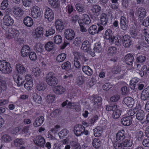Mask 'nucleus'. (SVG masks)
Wrapping results in <instances>:
<instances>
[{"label": "nucleus", "mask_w": 149, "mask_h": 149, "mask_svg": "<svg viewBox=\"0 0 149 149\" xmlns=\"http://www.w3.org/2000/svg\"><path fill=\"white\" fill-rule=\"evenodd\" d=\"M33 72L34 75L36 77L39 76L41 73V70L38 68H34L33 70Z\"/></svg>", "instance_id": "obj_61"}, {"label": "nucleus", "mask_w": 149, "mask_h": 149, "mask_svg": "<svg viewBox=\"0 0 149 149\" xmlns=\"http://www.w3.org/2000/svg\"><path fill=\"white\" fill-rule=\"evenodd\" d=\"M120 71V68L118 65L114 66L112 70V73L115 74H117Z\"/></svg>", "instance_id": "obj_62"}, {"label": "nucleus", "mask_w": 149, "mask_h": 149, "mask_svg": "<svg viewBox=\"0 0 149 149\" xmlns=\"http://www.w3.org/2000/svg\"><path fill=\"white\" fill-rule=\"evenodd\" d=\"M23 22L26 26L29 27L33 25V22L32 18L28 16L26 17L24 19Z\"/></svg>", "instance_id": "obj_28"}, {"label": "nucleus", "mask_w": 149, "mask_h": 149, "mask_svg": "<svg viewBox=\"0 0 149 149\" xmlns=\"http://www.w3.org/2000/svg\"><path fill=\"white\" fill-rule=\"evenodd\" d=\"M44 120V118L42 116L37 118L33 123L34 126L36 127L40 126L43 123Z\"/></svg>", "instance_id": "obj_23"}, {"label": "nucleus", "mask_w": 149, "mask_h": 149, "mask_svg": "<svg viewBox=\"0 0 149 149\" xmlns=\"http://www.w3.org/2000/svg\"><path fill=\"white\" fill-rule=\"evenodd\" d=\"M82 70L88 76H91L93 73L92 70L88 66H83Z\"/></svg>", "instance_id": "obj_29"}, {"label": "nucleus", "mask_w": 149, "mask_h": 149, "mask_svg": "<svg viewBox=\"0 0 149 149\" xmlns=\"http://www.w3.org/2000/svg\"><path fill=\"white\" fill-rule=\"evenodd\" d=\"M13 8L14 14L16 16L20 17L23 15L24 12L20 7H15Z\"/></svg>", "instance_id": "obj_20"}, {"label": "nucleus", "mask_w": 149, "mask_h": 149, "mask_svg": "<svg viewBox=\"0 0 149 149\" xmlns=\"http://www.w3.org/2000/svg\"><path fill=\"white\" fill-rule=\"evenodd\" d=\"M144 135L143 132L140 130L136 132V138L139 141H141L143 139Z\"/></svg>", "instance_id": "obj_50"}, {"label": "nucleus", "mask_w": 149, "mask_h": 149, "mask_svg": "<svg viewBox=\"0 0 149 149\" xmlns=\"http://www.w3.org/2000/svg\"><path fill=\"white\" fill-rule=\"evenodd\" d=\"M138 15H139L140 18L139 20H141V18H143L146 16V11L145 9L142 7L139 8L136 11Z\"/></svg>", "instance_id": "obj_27"}, {"label": "nucleus", "mask_w": 149, "mask_h": 149, "mask_svg": "<svg viewBox=\"0 0 149 149\" xmlns=\"http://www.w3.org/2000/svg\"><path fill=\"white\" fill-rule=\"evenodd\" d=\"M54 43L52 42H47L45 46V48L46 50L50 52L53 50Z\"/></svg>", "instance_id": "obj_41"}, {"label": "nucleus", "mask_w": 149, "mask_h": 149, "mask_svg": "<svg viewBox=\"0 0 149 149\" xmlns=\"http://www.w3.org/2000/svg\"><path fill=\"white\" fill-rule=\"evenodd\" d=\"M43 29L41 27H37L35 30V34L33 35V37L35 38H39L42 35L43 32Z\"/></svg>", "instance_id": "obj_26"}, {"label": "nucleus", "mask_w": 149, "mask_h": 149, "mask_svg": "<svg viewBox=\"0 0 149 149\" xmlns=\"http://www.w3.org/2000/svg\"><path fill=\"white\" fill-rule=\"evenodd\" d=\"M64 34L65 38L69 40H71L74 38V32L71 29H66L64 32Z\"/></svg>", "instance_id": "obj_3"}, {"label": "nucleus", "mask_w": 149, "mask_h": 149, "mask_svg": "<svg viewBox=\"0 0 149 149\" xmlns=\"http://www.w3.org/2000/svg\"><path fill=\"white\" fill-rule=\"evenodd\" d=\"M113 112L112 116L115 119L118 118L121 114V110L118 109L117 107L115 109H114Z\"/></svg>", "instance_id": "obj_35"}, {"label": "nucleus", "mask_w": 149, "mask_h": 149, "mask_svg": "<svg viewBox=\"0 0 149 149\" xmlns=\"http://www.w3.org/2000/svg\"><path fill=\"white\" fill-rule=\"evenodd\" d=\"M100 23L103 25H106L108 21V17L104 13H102L100 15Z\"/></svg>", "instance_id": "obj_25"}, {"label": "nucleus", "mask_w": 149, "mask_h": 149, "mask_svg": "<svg viewBox=\"0 0 149 149\" xmlns=\"http://www.w3.org/2000/svg\"><path fill=\"white\" fill-rule=\"evenodd\" d=\"M31 49L27 45H24L22 48L21 51L22 56L23 57H26L29 55L31 52Z\"/></svg>", "instance_id": "obj_16"}, {"label": "nucleus", "mask_w": 149, "mask_h": 149, "mask_svg": "<svg viewBox=\"0 0 149 149\" xmlns=\"http://www.w3.org/2000/svg\"><path fill=\"white\" fill-rule=\"evenodd\" d=\"M53 91L54 93L59 95L64 93L66 91V89L61 86H57L54 88Z\"/></svg>", "instance_id": "obj_13"}, {"label": "nucleus", "mask_w": 149, "mask_h": 149, "mask_svg": "<svg viewBox=\"0 0 149 149\" xmlns=\"http://www.w3.org/2000/svg\"><path fill=\"white\" fill-rule=\"evenodd\" d=\"M28 55H29V58L32 61H35L37 59L36 54L34 52H31Z\"/></svg>", "instance_id": "obj_58"}, {"label": "nucleus", "mask_w": 149, "mask_h": 149, "mask_svg": "<svg viewBox=\"0 0 149 149\" xmlns=\"http://www.w3.org/2000/svg\"><path fill=\"white\" fill-rule=\"evenodd\" d=\"M132 118L131 116H125L121 119L122 124L125 126H128L132 123Z\"/></svg>", "instance_id": "obj_10"}, {"label": "nucleus", "mask_w": 149, "mask_h": 149, "mask_svg": "<svg viewBox=\"0 0 149 149\" xmlns=\"http://www.w3.org/2000/svg\"><path fill=\"white\" fill-rule=\"evenodd\" d=\"M115 36L113 35L112 31L110 29H107L105 31L104 37L107 40H109L110 41Z\"/></svg>", "instance_id": "obj_30"}, {"label": "nucleus", "mask_w": 149, "mask_h": 149, "mask_svg": "<svg viewBox=\"0 0 149 149\" xmlns=\"http://www.w3.org/2000/svg\"><path fill=\"white\" fill-rule=\"evenodd\" d=\"M45 88L46 87L45 85L42 83L38 84L36 86V89L38 91H43Z\"/></svg>", "instance_id": "obj_57"}, {"label": "nucleus", "mask_w": 149, "mask_h": 149, "mask_svg": "<svg viewBox=\"0 0 149 149\" xmlns=\"http://www.w3.org/2000/svg\"><path fill=\"white\" fill-rule=\"evenodd\" d=\"M6 89V81L0 79V92L4 91Z\"/></svg>", "instance_id": "obj_48"}, {"label": "nucleus", "mask_w": 149, "mask_h": 149, "mask_svg": "<svg viewBox=\"0 0 149 149\" xmlns=\"http://www.w3.org/2000/svg\"><path fill=\"white\" fill-rule=\"evenodd\" d=\"M85 127L81 125H76L74 127V134L77 136L82 135L84 131Z\"/></svg>", "instance_id": "obj_4"}, {"label": "nucleus", "mask_w": 149, "mask_h": 149, "mask_svg": "<svg viewBox=\"0 0 149 149\" xmlns=\"http://www.w3.org/2000/svg\"><path fill=\"white\" fill-rule=\"evenodd\" d=\"M14 23L13 19L9 15H6L3 18V22L1 24L7 26L12 25Z\"/></svg>", "instance_id": "obj_7"}, {"label": "nucleus", "mask_w": 149, "mask_h": 149, "mask_svg": "<svg viewBox=\"0 0 149 149\" xmlns=\"http://www.w3.org/2000/svg\"><path fill=\"white\" fill-rule=\"evenodd\" d=\"M101 141L99 139H95L93 141L92 145L93 146L96 148H98L100 146Z\"/></svg>", "instance_id": "obj_42"}, {"label": "nucleus", "mask_w": 149, "mask_h": 149, "mask_svg": "<svg viewBox=\"0 0 149 149\" xmlns=\"http://www.w3.org/2000/svg\"><path fill=\"white\" fill-rule=\"evenodd\" d=\"M55 25L57 30L59 32H61L64 29V26L63 23L59 19H58L56 21Z\"/></svg>", "instance_id": "obj_21"}, {"label": "nucleus", "mask_w": 149, "mask_h": 149, "mask_svg": "<svg viewBox=\"0 0 149 149\" xmlns=\"http://www.w3.org/2000/svg\"><path fill=\"white\" fill-rule=\"evenodd\" d=\"M8 0H4L1 3V8L2 10L6 9L8 6Z\"/></svg>", "instance_id": "obj_60"}, {"label": "nucleus", "mask_w": 149, "mask_h": 149, "mask_svg": "<svg viewBox=\"0 0 149 149\" xmlns=\"http://www.w3.org/2000/svg\"><path fill=\"white\" fill-rule=\"evenodd\" d=\"M23 143L22 139H17L14 140V144L16 146H19Z\"/></svg>", "instance_id": "obj_63"}, {"label": "nucleus", "mask_w": 149, "mask_h": 149, "mask_svg": "<svg viewBox=\"0 0 149 149\" xmlns=\"http://www.w3.org/2000/svg\"><path fill=\"white\" fill-rule=\"evenodd\" d=\"M66 55L63 53L57 56L56 58V61L57 63H61L66 58Z\"/></svg>", "instance_id": "obj_31"}, {"label": "nucleus", "mask_w": 149, "mask_h": 149, "mask_svg": "<svg viewBox=\"0 0 149 149\" xmlns=\"http://www.w3.org/2000/svg\"><path fill=\"white\" fill-rule=\"evenodd\" d=\"M16 68L17 72L20 74L24 75L26 73V69L23 66L20 64H18L16 65Z\"/></svg>", "instance_id": "obj_18"}, {"label": "nucleus", "mask_w": 149, "mask_h": 149, "mask_svg": "<svg viewBox=\"0 0 149 149\" xmlns=\"http://www.w3.org/2000/svg\"><path fill=\"white\" fill-rule=\"evenodd\" d=\"M46 33L45 36L46 37H48L49 36L52 35L54 34L55 33L54 29L52 28L48 29L47 30H46Z\"/></svg>", "instance_id": "obj_59"}, {"label": "nucleus", "mask_w": 149, "mask_h": 149, "mask_svg": "<svg viewBox=\"0 0 149 149\" xmlns=\"http://www.w3.org/2000/svg\"><path fill=\"white\" fill-rule=\"evenodd\" d=\"M33 141L36 145L41 147L43 146L45 143L44 139L40 135L36 136L34 139Z\"/></svg>", "instance_id": "obj_9"}, {"label": "nucleus", "mask_w": 149, "mask_h": 149, "mask_svg": "<svg viewBox=\"0 0 149 149\" xmlns=\"http://www.w3.org/2000/svg\"><path fill=\"white\" fill-rule=\"evenodd\" d=\"M33 85L32 81L31 80H29L24 84V87L26 89L30 90L32 88Z\"/></svg>", "instance_id": "obj_52"}, {"label": "nucleus", "mask_w": 149, "mask_h": 149, "mask_svg": "<svg viewBox=\"0 0 149 149\" xmlns=\"http://www.w3.org/2000/svg\"><path fill=\"white\" fill-rule=\"evenodd\" d=\"M102 128L101 127L97 126L93 130L94 134L95 137H99L101 136L102 132Z\"/></svg>", "instance_id": "obj_38"}, {"label": "nucleus", "mask_w": 149, "mask_h": 149, "mask_svg": "<svg viewBox=\"0 0 149 149\" xmlns=\"http://www.w3.org/2000/svg\"><path fill=\"white\" fill-rule=\"evenodd\" d=\"M101 10V7L98 5L95 4L92 6L91 10L93 13H97L99 12Z\"/></svg>", "instance_id": "obj_49"}, {"label": "nucleus", "mask_w": 149, "mask_h": 149, "mask_svg": "<svg viewBox=\"0 0 149 149\" xmlns=\"http://www.w3.org/2000/svg\"><path fill=\"white\" fill-rule=\"evenodd\" d=\"M122 143L124 147L128 148L132 146L133 144L132 141L130 139H126Z\"/></svg>", "instance_id": "obj_45"}, {"label": "nucleus", "mask_w": 149, "mask_h": 149, "mask_svg": "<svg viewBox=\"0 0 149 149\" xmlns=\"http://www.w3.org/2000/svg\"><path fill=\"white\" fill-rule=\"evenodd\" d=\"M136 56V62L138 63L143 64L146 61V57L143 54H137Z\"/></svg>", "instance_id": "obj_22"}, {"label": "nucleus", "mask_w": 149, "mask_h": 149, "mask_svg": "<svg viewBox=\"0 0 149 149\" xmlns=\"http://www.w3.org/2000/svg\"><path fill=\"white\" fill-rule=\"evenodd\" d=\"M97 26L96 25H93L91 26L88 29L89 33L92 35L97 33Z\"/></svg>", "instance_id": "obj_39"}, {"label": "nucleus", "mask_w": 149, "mask_h": 149, "mask_svg": "<svg viewBox=\"0 0 149 149\" xmlns=\"http://www.w3.org/2000/svg\"><path fill=\"white\" fill-rule=\"evenodd\" d=\"M69 131L66 129H64L58 133V134L60 139L64 138L68 134Z\"/></svg>", "instance_id": "obj_46"}, {"label": "nucleus", "mask_w": 149, "mask_h": 149, "mask_svg": "<svg viewBox=\"0 0 149 149\" xmlns=\"http://www.w3.org/2000/svg\"><path fill=\"white\" fill-rule=\"evenodd\" d=\"M61 67L62 69L68 71L71 69V64L69 61H67L61 65Z\"/></svg>", "instance_id": "obj_36"}, {"label": "nucleus", "mask_w": 149, "mask_h": 149, "mask_svg": "<svg viewBox=\"0 0 149 149\" xmlns=\"http://www.w3.org/2000/svg\"><path fill=\"white\" fill-rule=\"evenodd\" d=\"M139 81V79L137 78H132L130 81V87L132 89H134L136 87V84Z\"/></svg>", "instance_id": "obj_37"}, {"label": "nucleus", "mask_w": 149, "mask_h": 149, "mask_svg": "<svg viewBox=\"0 0 149 149\" xmlns=\"http://www.w3.org/2000/svg\"><path fill=\"white\" fill-rule=\"evenodd\" d=\"M13 77L14 81L16 82L18 86H20L23 85L24 79L22 77H20L19 75L14 73L13 75Z\"/></svg>", "instance_id": "obj_11"}, {"label": "nucleus", "mask_w": 149, "mask_h": 149, "mask_svg": "<svg viewBox=\"0 0 149 149\" xmlns=\"http://www.w3.org/2000/svg\"><path fill=\"white\" fill-rule=\"evenodd\" d=\"M122 41L123 45L125 48L129 47L132 44L131 38L128 35L123 37Z\"/></svg>", "instance_id": "obj_5"}, {"label": "nucleus", "mask_w": 149, "mask_h": 149, "mask_svg": "<svg viewBox=\"0 0 149 149\" xmlns=\"http://www.w3.org/2000/svg\"><path fill=\"white\" fill-rule=\"evenodd\" d=\"M130 33L132 38H136L137 36L136 29L134 26H132L130 29Z\"/></svg>", "instance_id": "obj_40"}, {"label": "nucleus", "mask_w": 149, "mask_h": 149, "mask_svg": "<svg viewBox=\"0 0 149 149\" xmlns=\"http://www.w3.org/2000/svg\"><path fill=\"white\" fill-rule=\"evenodd\" d=\"M55 98V95L50 94L47 95L46 97V101L49 103H52L54 101Z\"/></svg>", "instance_id": "obj_51"}, {"label": "nucleus", "mask_w": 149, "mask_h": 149, "mask_svg": "<svg viewBox=\"0 0 149 149\" xmlns=\"http://www.w3.org/2000/svg\"><path fill=\"white\" fill-rule=\"evenodd\" d=\"M125 133L124 130L119 131L116 135V140L117 141H122L125 138Z\"/></svg>", "instance_id": "obj_24"}, {"label": "nucleus", "mask_w": 149, "mask_h": 149, "mask_svg": "<svg viewBox=\"0 0 149 149\" xmlns=\"http://www.w3.org/2000/svg\"><path fill=\"white\" fill-rule=\"evenodd\" d=\"M113 146L116 149H121L123 147L122 143H119L115 142L113 144Z\"/></svg>", "instance_id": "obj_64"}, {"label": "nucleus", "mask_w": 149, "mask_h": 149, "mask_svg": "<svg viewBox=\"0 0 149 149\" xmlns=\"http://www.w3.org/2000/svg\"><path fill=\"white\" fill-rule=\"evenodd\" d=\"M44 15L45 18L50 22L54 18V12L52 10L49 8H46L45 9Z\"/></svg>", "instance_id": "obj_6"}, {"label": "nucleus", "mask_w": 149, "mask_h": 149, "mask_svg": "<svg viewBox=\"0 0 149 149\" xmlns=\"http://www.w3.org/2000/svg\"><path fill=\"white\" fill-rule=\"evenodd\" d=\"M61 113V110L59 109H57L53 111L50 115L52 117H55L60 115Z\"/></svg>", "instance_id": "obj_55"}, {"label": "nucleus", "mask_w": 149, "mask_h": 149, "mask_svg": "<svg viewBox=\"0 0 149 149\" xmlns=\"http://www.w3.org/2000/svg\"><path fill=\"white\" fill-rule=\"evenodd\" d=\"M45 81L49 86H54L56 85L58 82V79L56 77L54 73L49 72L46 74Z\"/></svg>", "instance_id": "obj_1"}, {"label": "nucleus", "mask_w": 149, "mask_h": 149, "mask_svg": "<svg viewBox=\"0 0 149 149\" xmlns=\"http://www.w3.org/2000/svg\"><path fill=\"white\" fill-rule=\"evenodd\" d=\"M31 14L34 18L40 17L41 12L40 8L36 6H34L32 8Z\"/></svg>", "instance_id": "obj_8"}, {"label": "nucleus", "mask_w": 149, "mask_h": 149, "mask_svg": "<svg viewBox=\"0 0 149 149\" xmlns=\"http://www.w3.org/2000/svg\"><path fill=\"white\" fill-rule=\"evenodd\" d=\"M48 1L52 7L54 8H58L60 6L58 0H47Z\"/></svg>", "instance_id": "obj_34"}, {"label": "nucleus", "mask_w": 149, "mask_h": 149, "mask_svg": "<svg viewBox=\"0 0 149 149\" xmlns=\"http://www.w3.org/2000/svg\"><path fill=\"white\" fill-rule=\"evenodd\" d=\"M42 46L40 43L36 44L34 47V50L37 52L41 53L42 51Z\"/></svg>", "instance_id": "obj_44"}, {"label": "nucleus", "mask_w": 149, "mask_h": 149, "mask_svg": "<svg viewBox=\"0 0 149 149\" xmlns=\"http://www.w3.org/2000/svg\"><path fill=\"white\" fill-rule=\"evenodd\" d=\"M90 48L91 44L89 41L88 40H85L83 42L81 49L84 52H88Z\"/></svg>", "instance_id": "obj_19"}, {"label": "nucleus", "mask_w": 149, "mask_h": 149, "mask_svg": "<svg viewBox=\"0 0 149 149\" xmlns=\"http://www.w3.org/2000/svg\"><path fill=\"white\" fill-rule=\"evenodd\" d=\"M75 7L76 10L79 13H83L85 11V5L78 3L75 5Z\"/></svg>", "instance_id": "obj_32"}, {"label": "nucleus", "mask_w": 149, "mask_h": 149, "mask_svg": "<svg viewBox=\"0 0 149 149\" xmlns=\"http://www.w3.org/2000/svg\"><path fill=\"white\" fill-rule=\"evenodd\" d=\"M33 98L36 102L38 104L41 103L42 98L40 96L34 93L33 95Z\"/></svg>", "instance_id": "obj_54"}, {"label": "nucleus", "mask_w": 149, "mask_h": 149, "mask_svg": "<svg viewBox=\"0 0 149 149\" xmlns=\"http://www.w3.org/2000/svg\"><path fill=\"white\" fill-rule=\"evenodd\" d=\"M54 42L57 44H59L62 41V39L61 36L59 35H57L54 37Z\"/></svg>", "instance_id": "obj_53"}, {"label": "nucleus", "mask_w": 149, "mask_h": 149, "mask_svg": "<svg viewBox=\"0 0 149 149\" xmlns=\"http://www.w3.org/2000/svg\"><path fill=\"white\" fill-rule=\"evenodd\" d=\"M12 70V68L10 66V64L2 60L0 61V71L3 73L6 74L10 73Z\"/></svg>", "instance_id": "obj_2"}, {"label": "nucleus", "mask_w": 149, "mask_h": 149, "mask_svg": "<svg viewBox=\"0 0 149 149\" xmlns=\"http://www.w3.org/2000/svg\"><path fill=\"white\" fill-rule=\"evenodd\" d=\"M112 43L115 44L117 46H120L121 45V41L118 39V37L114 36L110 41Z\"/></svg>", "instance_id": "obj_43"}, {"label": "nucleus", "mask_w": 149, "mask_h": 149, "mask_svg": "<svg viewBox=\"0 0 149 149\" xmlns=\"http://www.w3.org/2000/svg\"><path fill=\"white\" fill-rule=\"evenodd\" d=\"M123 102L125 104L130 108L132 107L134 104V99L130 97H127L124 98Z\"/></svg>", "instance_id": "obj_12"}, {"label": "nucleus", "mask_w": 149, "mask_h": 149, "mask_svg": "<svg viewBox=\"0 0 149 149\" xmlns=\"http://www.w3.org/2000/svg\"><path fill=\"white\" fill-rule=\"evenodd\" d=\"M141 99L144 101L149 100V86L147 87L142 91Z\"/></svg>", "instance_id": "obj_14"}, {"label": "nucleus", "mask_w": 149, "mask_h": 149, "mask_svg": "<svg viewBox=\"0 0 149 149\" xmlns=\"http://www.w3.org/2000/svg\"><path fill=\"white\" fill-rule=\"evenodd\" d=\"M124 59L126 64L129 65H132L134 61L133 56L132 54H128L125 56Z\"/></svg>", "instance_id": "obj_17"}, {"label": "nucleus", "mask_w": 149, "mask_h": 149, "mask_svg": "<svg viewBox=\"0 0 149 149\" xmlns=\"http://www.w3.org/2000/svg\"><path fill=\"white\" fill-rule=\"evenodd\" d=\"M102 48L101 43L100 42L96 43L95 45L93 50L96 52L100 53L101 51Z\"/></svg>", "instance_id": "obj_47"}, {"label": "nucleus", "mask_w": 149, "mask_h": 149, "mask_svg": "<svg viewBox=\"0 0 149 149\" xmlns=\"http://www.w3.org/2000/svg\"><path fill=\"white\" fill-rule=\"evenodd\" d=\"M121 29L124 31L127 30L128 28V24L126 18L124 17H122L120 19V22Z\"/></svg>", "instance_id": "obj_15"}, {"label": "nucleus", "mask_w": 149, "mask_h": 149, "mask_svg": "<svg viewBox=\"0 0 149 149\" xmlns=\"http://www.w3.org/2000/svg\"><path fill=\"white\" fill-rule=\"evenodd\" d=\"M136 118L139 120L141 121L145 117V114L144 111L141 110H139L136 114Z\"/></svg>", "instance_id": "obj_33"}, {"label": "nucleus", "mask_w": 149, "mask_h": 149, "mask_svg": "<svg viewBox=\"0 0 149 149\" xmlns=\"http://www.w3.org/2000/svg\"><path fill=\"white\" fill-rule=\"evenodd\" d=\"M85 81L84 78L82 76H79L77 79V84L79 86L83 84Z\"/></svg>", "instance_id": "obj_56"}]
</instances>
